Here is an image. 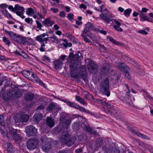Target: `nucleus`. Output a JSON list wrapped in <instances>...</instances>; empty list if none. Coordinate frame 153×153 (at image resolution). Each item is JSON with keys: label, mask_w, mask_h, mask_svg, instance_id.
Masks as SVG:
<instances>
[{"label": "nucleus", "mask_w": 153, "mask_h": 153, "mask_svg": "<svg viewBox=\"0 0 153 153\" xmlns=\"http://www.w3.org/2000/svg\"><path fill=\"white\" fill-rule=\"evenodd\" d=\"M145 72L142 69H140L139 70V71L138 72V74L140 75L143 76L145 74Z\"/></svg>", "instance_id": "4d7b16f0"}, {"label": "nucleus", "mask_w": 153, "mask_h": 153, "mask_svg": "<svg viewBox=\"0 0 153 153\" xmlns=\"http://www.w3.org/2000/svg\"><path fill=\"white\" fill-rule=\"evenodd\" d=\"M43 60L46 61L48 62H51V60L50 58L46 55L44 56L43 57Z\"/></svg>", "instance_id": "5fc2aeb1"}, {"label": "nucleus", "mask_w": 153, "mask_h": 153, "mask_svg": "<svg viewBox=\"0 0 153 153\" xmlns=\"http://www.w3.org/2000/svg\"><path fill=\"white\" fill-rule=\"evenodd\" d=\"M55 105L53 103H51L49 104L47 108V110L50 111L53 110L55 108Z\"/></svg>", "instance_id": "58836bf2"}, {"label": "nucleus", "mask_w": 153, "mask_h": 153, "mask_svg": "<svg viewBox=\"0 0 153 153\" xmlns=\"http://www.w3.org/2000/svg\"><path fill=\"white\" fill-rule=\"evenodd\" d=\"M67 105L70 106L71 107L75 108L80 111L85 112V108L82 107L81 106H80L78 104L75 103L74 102H71L70 101H68V100H66L65 101Z\"/></svg>", "instance_id": "9d476101"}, {"label": "nucleus", "mask_w": 153, "mask_h": 153, "mask_svg": "<svg viewBox=\"0 0 153 153\" xmlns=\"http://www.w3.org/2000/svg\"><path fill=\"white\" fill-rule=\"evenodd\" d=\"M8 9L11 10L12 12H14L15 11V6L13 7L12 5H10L8 6Z\"/></svg>", "instance_id": "338daca9"}, {"label": "nucleus", "mask_w": 153, "mask_h": 153, "mask_svg": "<svg viewBox=\"0 0 153 153\" xmlns=\"http://www.w3.org/2000/svg\"><path fill=\"white\" fill-rule=\"evenodd\" d=\"M114 28L118 31L122 32L123 30V29L120 27H119V28H118L116 25H115L114 26Z\"/></svg>", "instance_id": "13d9d810"}, {"label": "nucleus", "mask_w": 153, "mask_h": 153, "mask_svg": "<svg viewBox=\"0 0 153 153\" xmlns=\"http://www.w3.org/2000/svg\"><path fill=\"white\" fill-rule=\"evenodd\" d=\"M132 10L131 8H128L124 11V15L126 17H128L131 12Z\"/></svg>", "instance_id": "e433bc0d"}, {"label": "nucleus", "mask_w": 153, "mask_h": 153, "mask_svg": "<svg viewBox=\"0 0 153 153\" xmlns=\"http://www.w3.org/2000/svg\"><path fill=\"white\" fill-rule=\"evenodd\" d=\"M66 56L65 55H62L59 58V59L60 60H61L63 62L65 60L66 57Z\"/></svg>", "instance_id": "e2e57ef3"}, {"label": "nucleus", "mask_w": 153, "mask_h": 153, "mask_svg": "<svg viewBox=\"0 0 153 153\" xmlns=\"http://www.w3.org/2000/svg\"><path fill=\"white\" fill-rule=\"evenodd\" d=\"M108 39L111 42H112L114 44L116 45H120V42L117 41L114 39L113 38L108 36Z\"/></svg>", "instance_id": "ea45409f"}, {"label": "nucleus", "mask_w": 153, "mask_h": 153, "mask_svg": "<svg viewBox=\"0 0 153 153\" xmlns=\"http://www.w3.org/2000/svg\"><path fill=\"white\" fill-rule=\"evenodd\" d=\"M81 36L83 38L85 42L88 43H90L91 42V41L87 37L86 35L81 34Z\"/></svg>", "instance_id": "a18cd8bd"}, {"label": "nucleus", "mask_w": 153, "mask_h": 153, "mask_svg": "<svg viewBox=\"0 0 153 153\" xmlns=\"http://www.w3.org/2000/svg\"><path fill=\"white\" fill-rule=\"evenodd\" d=\"M35 22L37 25L36 27L39 30H41V28L42 27V25L41 23L37 20H36Z\"/></svg>", "instance_id": "79ce46f5"}, {"label": "nucleus", "mask_w": 153, "mask_h": 153, "mask_svg": "<svg viewBox=\"0 0 153 153\" xmlns=\"http://www.w3.org/2000/svg\"><path fill=\"white\" fill-rule=\"evenodd\" d=\"M81 56V53L79 52L75 55L71 52L67 59L70 69L71 76L77 80H79L80 77L85 80L87 77L86 67L81 65L80 62L78 60Z\"/></svg>", "instance_id": "f257e3e1"}, {"label": "nucleus", "mask_w": 153, "mask_h": 153, "mask_svg": "<svg viewBox=\"0 0 153 153\" xmlns=\"http://www.w3.org/2000/svg\"><path fill=\"white\" fill-rule=\"evenodd\" d=\"M64 64V62L59 59L55 60L53 63L54 68L56 70L61 69Z\"/></svg>", "instance_id": "2eb2a0df"}, {"label": "nucleus", "mask_w": 153, "mask_h": 153, "mask_svg": "<svg viewBox=\"0 0 153 153\" xmlns=\"http://www.w3.org/2000/svg\"><path fill=\"white\" fill-rule=\"evenodd\" d=\"M99 46L100 48L102 51H105L106 50V48L103 45L99 44Z\"/></svg>", "instance_id": "052dcab7"}, {"label": "nucleus", "mask_w": 153, "mask_h": 153, "mask_svg": "<svg viewBox=\"0 0 153 153\" xmlns=\"http://www.w3.org/2000/svg\"><path fill=\"white\" fill-rule=\"evenodd\" d=\"M34 95L33 94L30 93H26L24 97L26 101H31L33 100L34 97Z\"/></svg>", "instance_id": "4be33fe9"}, {"label": "nucleus", "mask_w": 153, "mask_h": 153, "mask_svg": "<svg viewBox=\"0 0 153 153\" xmlns=\"http://www.w3.org/2000/svg\"><path fill=\"white\" fill-rule=\"evenodd\" d=\"M43 23L44 25H46L48 27L49 26L51 27L54 24L55 22L53 20H51L50 18H48L43 22Z\"/></svg>", "instance_id": "aec40b11"}, {"label": "nucleus", "mask_w": 153, "mask_h": 153, "mask_svg": "<svg viewBox=\"0 0 153 153\" xmlns=\"http://www.w3.org/2000/svg\"><path fill=\"white\" fill-rule=\"evenodd\" d=\"M85 130L87 131H88L90 133H91L92 132V129L91 128L88 126H85Z\"/></svg>", "instance_id": "864d4df0"}, {"label": "nucleus", "mask_w": 153, "mask_h": 153, "mask_svg": "<svg viewBox=\"0 0 153 153\" xmlns=\"http://www.w3.org/2000/svg\"><path fill=\"white\" fill-rule=\"evenodd\" d=\"M2 41L5 45L9 46L10 45L11 42L9 40L8 38L5 36H3L2 37Z\"/></svg>", "instance_id": "72a5a7b5"}, {"label": "nucleus", "mask_w": 153, "mask_h": 153, "mask_svg": "<svg viewBox=\"0 0 153 153\" xmlns=\"http://www.w3.org/2000/svg\"><path fill=\"white\" fill-rule=\"evenodd\" d=\"M6 130L4 124V125H0V131L2 134H4L5 133V131Z\"/></svg>", "instance_id": "37998d69"}, {"label": "nucleus", "mask_w": 153, "mask_h": 153, "mask_svg": "<svg viewBox=\"0 0 153 153\" xmlns=\"http://www.w3.org/2000/svg\"><path fill=\"white\" fill-rule=\"evenodd\" d=\"M139 15L140 17V21L143 22L145 21L148 20V17L143 13H139Z\"/></svg>", "instance_id": "c756f323"}, {"label": "nucleus", "mask_w": 153, "mask_h": 153, "mask_svg": "<svg viewBox=\"0 0 153 153\" xmlns=\"http://www.w3.org/2000/svg\"><path fill=\"white\" fill-rule=\"evenodd\" d=\"M33 79H32V81L36 83H39L40 85L44 87V88H45L46 87L45 86L44 83L37 76L36 77V78H33Z\"/></svg>", "instance_id": "a878e982"}, {"label": "nucleus", "mask_w": 153, "mask_h": 153, "mask_svg": "<svg viewBox=\"0 0 153 153\" xmlns=\"http://www.w3.org/2000/svg\"><path fill=\"white\" fill-rule=\"evenodd\" d=\"M71 121V119L68 118L60 122L62 123V125L65 126L66 128H67L70 124Z\"/></svg>", "instance_id": "bb28decb"}, {"label": "nucleus", "mask_w": 153, "mask_h": 153, "mask_svg": "<svg viewBox=\"0 0 153 153\" xmlns=\"http://www.w3.org/2000/svg\"><path fill=\"white\" fill-rule=\"evenodd\" d=\"M2 12L4 15L7 18L11 19H13V18L12 17L11 15L7 10H4Z\"/></svg>", "instance_id": "f704fd0d"}, {"label": "nucleus", "mask_w": 153, "mask_h": 153, "mask_svg": "<svg viewBox=\"0 0 153 153\" xmlns=\"http://www.w3.org/2000/svg\"><path fill=\"white\" fill-rule=\"evenodd\" d=\"M14 40L20 44H24L27 42L26 38L20 35H16Z\"/></svg>", "instance_id": "4468645a"}, {"label": "nucleus", "mask_w": 153, "mask_h": 153, "mask_svg": "<svg viewBox=\"0 0 153 153\" xmlns=\"http://www.w3.org/2000/svg\"><path fill=\"white\" fill-rule=\"evenodd\" d=\"M108 150V152L111 153H120V151L118 149L117 147H116L114 144H112V145L110 146Z\"/></svg>", "instance_id": "f3484780"}, {"label": "nucleus", "mask_w": 153, "mask_h": 153, "mask_svg": "<svg viewBox=\"0 0 153 153\" xmlns=\"http://www.w3.org/2000/svg\"><path fill=\"white\" fill-rule=\"evenodd\" d=\"M42 149L44 151L48 152L51 149V147L49 139H44L42 140Z\"/></svg>", "instance_id": "39448f33"}, {"label": "nucleus", "mask_w": 153, "mask_h": 153, "mask_svg": "<svg viewBox=\"0 0 153 153\" xmlns=\"http://www.w3.org/2000/svg\"><path fill=\"white\" fill-rule=\"evenodd\" d=\"M88 68L89 72L91 74H95L97 72V66L93 61H89L88 65Z\"/></svg>", "instance_id": "0eeeda50"}, {"label": "nucleus", "mask_w": 153, "mask_h": 153, "mask_svg": "<svg viewBox=\"0 0 153 153\" xmlns=\"http://www.w3.org/2000/svg\"><path fill=\"white\" fill-rule=\"evenodd\" d=\"M27 135L29 136H35L37 133L36 129L33 126L30 125L26 128Z\"/></svg>", "instance_id": "1a4fd4ad"}, {"label": "nucleus", "mask_w": 153, "mask_h": 153, "mask_svg": "<svg viewBox=\"0 0 153 153\" xmlns=\"http://www.w3.org/2000/svg\"><path fill=\"white\" fill-rule=\"evenodd\" d=\"M34 10L32 8L26 9V13L29 16H32L34 14Z\"/></svg>", "instance_id": "2f4dec72"}, {"label": "nucleus", "mask_w": 153, "mask_h": 153, "mask_svg": "<svg viewBox=\"0 0 153 153\" xmlns=\"http://www.w3.org/2000/svg\"><path fill=\"white\" fill-rule=\"evenodd\" d=\"M91 26L92 25L90 24L85 25L81 34L87 35L90 38L92 37L91 35L90 34V30L92 28Z\"/></svg>", "instance_id": "9b49d317"}, {"label": "nucleus", "mask_w": 153, "mask_h": 153, "mask_svg": "<svg viewBox=\"0 0 153 153\" xmlns=\"http://www.w3.org/2000/svg\"><path fill=\"white\" fill-rule=\"evenodd\" d=\"M67 17L69 20L74 19V15L72 14L69 13L68 14Z\"/></svg>", "instance_id": "6e6d98bb"}, {"label": "nucleus", "mask_w": 153, "mask_h": 153, "mask_svg": "<svg viewBox=\"0 0 153 153\" xmlns=\"http://www.w3.org/2000/svg\"><path fill=\"white\" fill-rule=\"evenodd\" d=\"M4 118L3 115L0 114V125H4Z\"/></svg>", "instance_id": "49530a36"}, {"label": "nucleus", "mask_w": 153, "mask_h": 153, "mask_svg": "<svg viewBox=\"0 0 153 153\" xmlns=\"http://www.w3.org/2000/svg\"><path fill=\"white\" fill-rule=\"evenodd\" d=\"M47 34L45 33H44L38 36L36 38V40L38 41L43 42H45V43H46L47 42L48 37L45 38H43L45 37Z\"/></svg>", "instance_id": "a211bd4d"}, {"label": "nucleus", "mask_w": 153, "mask_h": 153, "mask_svg": "<svg viewBox=\"0 0 153 153\" xmlns=\"http://www.w3.org/2000/svg\"><path fill=\"white\" fill-rule=\"evenodd\" d=\"M66 13L64 11H62L59 13V15L61 17L64 18L65 17Z\"/></svg>", "instance_id": "bf43d9fd"}, {"label": "nucleus", "mask_w": 153, "mask_h": 153, "mask_svg": "<svg viewBox=\"0 0 153 153\" xmlns=\"http://www.w3.org/2000/svg\"><path fill=\"white\" fill-rule=\"evenodd\" d=\"M97 102L99 104H102L104 107L107 109L111 110V109L113 108L112 106H111V104L109 103H107L105 101H103L102 100L100 99H98L97 100Z\"/></svg>", "instance_id": "6ab92c4d"}, {"label": "nucleus", "mask_w": 153, "mask_h": 153, "mask_svg": "<svg viewBox=\"0 0 153 153\" xmlns=\"http://www.w3.org/2000/svg\"><path fill=\"white\" fill-rule=\"evenodd\" d=\"M105 5L102 4L100 6V10H98L102 13L100 15V17L105 22H109L111 20L110 18L111 14H110L109 12L107 9L104 8Z\"/></svg>", "instance_id": "7ed1b4c3"}, {"label": "nucleus", "mask_w": 153, "mask_h": 153, "mask_svg": "<svg viewBox=\"0 0 153 153\" xmlns=\"http://www.w3.org/2000/svg\"><path fill=\"white\" fill-rule=\"evenodd\" d=\"M110 69L109 65L107 63H105L101 69V72L102 75L107 74L109 72Z\"/></svg>", "instance_id": "ddd939ff"}, {"label": "nucleus", "mask_w": 153, "mask_h": 153, "mask_svg": "<svg viewBox=\"0 0 153 153\" xmlns=\"http://www.w3.org/2000/svg\"><path fill=\"white\" fill-rule=\"evenodd\" d=\"M144 94L145 96H146L148 98L150 99L151 98V96L149 94V93L146 91H144Z\"/></svg>", "instance_id": "680f3d73"}, {"label": "nucleus", "mask_w": 153, "mask_h": 153, "mask_svg": "<svg viewBox=\"0 0 153 153\" xmlns=\"http://www.w3.org/2000/svg\"><path fill=\"white\" fill-rule=\"evenodd\" d=\"M45 46V44H43L42 45L41 47L40 48V51L42 52L44 51H45V48L44 47Z\"/></svg>", "instance_id": "0e129e2a"}, {"label": "nucleus", "mask_w": 153, "mask_h": 153, "mask_svg": "<svg viewBox=\"0 0 153 153\" xmlns=\"http://www.w3.org/2000/svg\"><path fill=\"white\" fill-rule=\"evenodd\" d=\"M60 141L64 144H66L68 146H70L73 145L76 140L77 138L75 136H73L69 138V134L67 132L63 133L61 136Z\"/></svg>", "instance_id": "f03ea898"}, {"label": "nucleus", "mask_w": 153, "mask_h": 153, "mask_svg": "<svg viewBox=\"0 0 153 153\" xmlns=\"http://www.w3.org/2000/svg\"><path fill=\"white\" fill-rule=\"evenodd\" d=\"M31 73L30 78H29V79L32 81V79H33V78H35L37 76L33 72H31Z\"/></svg>", "instance_id": "de8ad7c7"}, {"label": "nucleus", "mask_w": 153, "mask_h": 153, "mask_svg": "<svg viewBox=\"0 0 153 153\" xmlns=\"http://www.w3.org/2000/svg\"><path fill=\"white\" fill-rule=\"evenodd\" d=\"M61 45H63L65 48L67 47H71L72 46V44L71 42H67L66 43H62Z\"/></svg>", "instance_id": "c03bdc74"}, {"label": "nucleus", "mask_w": 153, "mask_h": 153, "mask_svg": "<svg viewBox=\"0 0 153 153\" xmlns=\"http://www.w3.org/2000/svg\"><path fill=\"white\" fill-rule=\"evenodd\" d=\"M123 70H121V71H123L124 72V73H125L128 72L129 69L127 66L126 65L125 67L123 68Z\"/></svg>", "instance_id": "603ef678"}, {"label": "nucleus", "mask_w": 153, "mask_h": 153, "mask_svg": "<svg viewBox=\"0 0 153 153\" xmlns=\"http://www.w3.org/2000/svg\"><path fill=\"white\" fill-rule=\"evenodd\" d=\"M38 144L37 140L34 139H29L27 143V148L30 150H33L36 148Z\"/></svg>", "instance_id": "423d86ee"}, {"label": "nucleus", "mask_w": 153, "mask_h": 153, "mask_svg": "<svg viewBox=\"0 0 153 153\" xmlns=\"http://www.w3.org/2000/svg\"><path fill=\"white\" fill-rule=\"evenodd\" d=\"M11 94L10 91L8 93L7 95L4 94L2 97L3 99L6 101H9L10 99L12 98V97H10L11 96Z\"/></svg>", "instance_id": "cd10ccee"}, {"label": "nucleus", "mask_w": 153, "mask_h": 153, "mask_svg": "<svg viewBox=\"0 0 153 153\" xmlns=\"http://www.w3.org/2000/svg\"><path fill=\"white\" fill-rule=\"evenodd\" d=\"M148 10L145 7L142 8L141 11H139V13H146Z\"/></svg>", "instance_id": "69168bd1"}, {"label": "nucleus", "mask_w": 153, "mask_h": 153, "mask_svg": "<svg viewBox=\"0 0 153 153\" xmlns=\"http://www.w3.org/2000/svg\"><path fill=\"white\" fill-rule=\"evenodd\" d=\"M9 132L12 137L16 133L17 130L13 128H9Z\"/></svg>", "instance_id": "4c0bfd02"}, {"label": "nucleus", "mask_w": 153, "mask_h": 153, "mask_svg": "<svg viewBox=\"0 0 153 153\" xmlns=\"http://www.w3.org/2000/svg\"><path fill=\"white\" fill-rule=\"evenodd\" d=\"M29 118V116L28 115L24 114L21 115L19 118L17 119V118H15V120L16 123L19 122L23 123L27 122Z\"/></svg>", "instance_id": "f8f14e48"}, {"label": "nucleus", "mask_w": 153, "mask_h": 153, "mask_svg": "<svg viewBox=\"0 0 153 153\" xmlns=\"http://www.w3.org/2000/svg\"><path fill=\"white\" fill-rule=\"evenodd\" d=\"M31 71L27 70H24L22 72V75L25 78L29 79L30 78Z\"/></svg>", "instance_id": "c85d7f7f"}, {"label": "nucleus", "mask_w": 153, "mask_h": 153, "mask_svg": "<svg viewBox=\"0 0 153 153\" xmlns=\"http://www.w3.org/2000/svg\"><path fill=\"white\" fill-rule=\"evenodd\" d=\"M138 137L143 138L145 139H149V137L145 135H144L142 134H140V133H138Z\"/></svg>", "instance_id": "3c124183"}, {"label": "nucleus", "mask_w": 153, "mask_h": 153, "mask_svg": "<svg viewBox=\"0 0 153 153\" xmlns=\"http://www.w3.org/2000/svg\"><path fill=\"white\" fill-rule=\"evenodd\" d=\"M68 117L69 115L68 114L65 113H62L60 118V122L69 118Z\"/></svg>", "instance_id": "c9c22d12"}, {"label": "nucleus", "mask_w": 153, "mask_h": 153, "mask_svg": "<svg viewBox=\"0 0 153 153\" xmlns=\"http://www.w3.org/2000/svg\"><path fill=\"white\" fill-rule=\"evenodd\" d=\"M5 147H7L6 150L9 152H12L13 151V147L10 143H7L5 144Z\"/></svg>", "instance_id": "393cba45"}, {"label": "nucleus", "mask_w": 153, "mask_h": 153, "mask_svg": "<svg viewBox=\"0 0 153 153\" xmlns=\"http://www.w3.org/2000/svg\"><path fill=\"white\" fill-rule=\"evenodd\" d=\"M138 32L140 33L145 35H147L148 33L147 32L143 30H139L138 31Z\"/></svg>", "instance_id": "774afa93"}, {"label": "nucleus", "mask_w": 153, "mask_h": 153, "mask_svg": "<svg viewBox=\"0 0 153 153\" xmlns=\"http://www.w3.org/2000/svg\"><path fill=\"white\" fill-rule=\"evenodd\" d=\"M76 100L81 104L84 105H86L87 103L85 102L84 99L78 95L76 96Z\"/></svg>", "instance_id": "7c9ffc66"}, {"label": "nucleus", "mask_w": 153, "mask_h": 153, "mask_svg": "<svg viewBox=\"0 0 153 153\" xmlns=\"http://www.w3.org/2000/svg\"><path fill=\"white\" fill-rule=\"evenodd\" d=\"M48 41L50 43H57L59 41L58 39L54 35H53V36L51 37L48 38Z\"/></svg>", "instance_id": "b1692460"}, {"label": "nucleus", "mask_w": 153, "mask_h": 153, "mask_svg": "<svg viewBox=\"0 0 153 153\" xmlns=\"http://www.w3.org/2000/svg\"><path fill=\"white\" fill-rule=\"evenodd\" d=\"M15 11L14 12L18 16H20L22 19L25 18V16L23 15L25 12V9L23 7L16 4L15 5Z\"/></svg>", "instance_id": "6e6552de"}, {"label": "nucleus", "mask_w": 153, "mask_h": 153, "mask_svg": "<svg viewBox=\"0 0 153 153\" xmlns=\"http://www.w3.org/2000/svg\"><path fill=\"white\" fill-rule=\"evenodd\" d=\"M46 124L48 126L51 128H52L54 126V122L53 120L50 117H47V118Z\"/></svg>", "instance_id": "412c9836"}, {"label": "nucleus", "mask_w": 153, "mask_h": 153, "mask_svg": "<svg viewBox=\"0 0 153 153\" xmlns=\"http://www.w3.org/2000/svg\"><path fill=\"white\" fill-rule=\"evenodd\" d=\"M5 32L6 33H7L8 35L11 39L13 40L14 39L16 35V34L14 33L13 32L8 31L6 30H5Z\"/></svg>", "instance_id": "473e14b6"}, {"label": "nucleus", "mask_w": 153, "mask_h": 153, "mask_svg": "<svg viewBox=\"0 0 153 153\" xmlns=\"http://www.w3.org/2000/svg\"><path fill=\"white\" fill-rule=\"evenodd\" d=\"M42 117V115L41 113L35 114L33 116L34 121L35 123H37Z\"/></svg>", "instance_id": "5701e85b"}, {"label": "nucleus", "mask_w": 153, "mask_h": 153, "mask_svg": "<svg viewBox=\"0 0 153 153\" xmlns=\"http://www.w3.org/2000/svg\"><path fill=\"white\" fill-rule=\"evenodd\" d=\"M100 90L101 92L108 97L110 95L109 91V80L108 78L105 79L100 84Z\"/></svg>", "instance_id": "20e7f679"}, {"label": "nucleus", "mask_w": 153, "mask_h": 153, "mask_svg": "<svg viewBox=\"0 0 153 153\" xmlns=\"http://www.w3.org/2000/svg\"><path fill=\"white\" fill-rule=\"evenodd\" d=\"M13 137L16 141L20 140L22 139V137L17 133Z\"/></svg>", "instance_id": "a19ab883"}, {"label": "nucleus", "mask_w": 153, "mask_h": 153, "mask_svg": "<svg viewBox=\"0 0 153 153\" xmlns=\"http://www.w3.org/2000/svg\"><path fill=\"white\" fill-rule=\"evenodd\" d=\"M125 64L123 63H121L118 64V68L121 71V70H123V68L125 67Z\"/></svg>", "instance_id": "8fccbe9b"}, {"label": "nucleus", "mask_w": 153, "mask_h": 153, "mask_svg": "<svg viewBox=\"0 0 153 153\" xmlns=\"http://www.w3.org/2000/svg\"><path fill=\"white\" fill-rule=\"evenodd\" d=\"M11 96L10 97L12 98H16L22 96V94L19 91H15L14 90L10 91Z\"/></svg>", "instance_id": "dca6fc26"}, {"label": "nucleus", "mask_w": 153, "mask_h": 153, "mask_svg": "<svg viewBox=\"0 0 153 153\" xmlns=\"http://www.w3.org/2000/svg\"><path fill=\"white\" fill-rule=\"evenodd\" d=\"M128 128L130 131L132 133L135 134L138 136V133H139V132H137L135 131L134 129L130 128L129 127H128Z\"/></svg>", "instance_id": "09e8293b"}]
</instances>
